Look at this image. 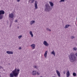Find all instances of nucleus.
<instances>
[{
    "instance_id": "nucleus-1",
    "label": "nucleus",
    "mask_w": 77,
    "mask_h": 77,
    "mask_svg": "<svg viewBox=\"0 0 77 77\" xmlns=\"http://www.w3.org/2000/svg\"><path fill=\"white\" fill-rule=\"evenodd\" d=\"M69 60L71 62H74L77 60V57L73 53H71L69 56Z\"/></svg>"
},
{
    "instance_id": "nucleus-2",
    "label": "nucleus",
    "mask_w": 77,
    "mask_h": 77,
    "mask_svg": "<svg viewBox=\"0 0 77 77\" xmlns=\"http://www.w3.org/2000/svg\"><path fill=\"white\" fill-rule=\"evenodd\" d=\"M51 11V8L50 5L48 3H47L45 5V12H48Z\"/></svg>"
},
{
    "instance_id": "nucleus-3",
    "label": "nucleus",
    "mask_w": 77,
    "mask_h": 77,
    "mask_svg": "<svg viewBox=\"0 0 77 77\" xmlns=\"http://www.w3.org/2000/svg\"><path fill=\"white\" fill-rule=\"evenodd\" d=\"M4 14H5V11L3 10L0 11V20H2Z\"/></svg>"
},
{
    "instance_id": "nucleus-4",
    "label": "nucleus",
    "mask_w": 77,
    "mask_h": 77,
    "mask_svg": "<svg viewBox=\"0 0 77 77\" xmlns=\"http://www.w3.org/2000/svg\"><path fill=\"white\" fill-rule=\"evenodd\" d=\"M36 45H35V44H32V45H31V47L32 48V49L33 50L35 49V47Z\"/></svg>"
},
{
    "instance_id": "nucleus-5",
    "label": "nucleus",
    "mask_w": 77,
    "mask_h": 77,
    "mask_svg": "<svg viewBox=\"0 0 77 77\" xmlns=\"http://www.w3.org/2000/svg\"><path fill=\"white\" fill-rule=\"evenodd\" d=\"M9 17L10 18H14V14L12 13L9 14Z\"/></svg>"
},
{
    "instance_id": "nucleus-6",
    "label": "nucleus",
    "mask_w": 77,
    "mask_h": 77,
    "mask_svg": "<svg viewBox=\"0 0 77 77\" xmlns=\"http://www.w3.org/2000/svg\"><path fill=\"white\" fill-rule=\"evenodd\" d=\"M56 72H57V74L59 77H60V72L58 71V70H56Z\"/></svg>"
},
{
    "instance_id": "nucleus-7",
    "label": "nucleus",
    "mask_w": 77,
    "mask_h": 77,
    "mask_svg": "<svg viewBox=\"0 0 77 77\" xmlns=\"http://www.w3.org/2000/svg\"><path fill=\"white\" fill-rule=\"evenodd\" d=\"M43 44L44 45H45L46 46H48V45H49V44L47 43V42L46 41H44Z\"/></svg>"
},
{
    "instance_id": "nucleus-8",
    "label": "nucleus",
    "mask_w": 77,
    "mask_h": 77,
    "mask_svg": "<svg viewBox=\"0 0 77 77\" xmlns=\"http://www.w3.org/2000/svg\"><path fill=\"white\" fill-rule=\"evenodd\" d=\"M36 70H34L32 73V75H35L36 74Z\"/></svg>"
},
{
    "instance_id": "nucleus-9",
    "label": "nucleus",
    "mask_w": 77,
    "mask_h": 77,
    "mask_svg": "<svg viewBox=\"0 0 77 77\" xmlns=\"http://www.w3.org/2000/svg\"><path fill=\"white\" fill-rule=\"evenodd\" d=\"M6 53L7 54H13V52L11 51H7Z\"/></svg>"
},
{
    "instance_id": "nucleus-10",
    "label": "nucleus",
    "mask_w": 77,
    "mask_h": 77,
    "mask_svg": "<svg viewBox=\"0 0 77 77\" xmlns=\"http://www.w3.org/2000/svg\"><path fill=\"white\" fill-rule=\"evenodd\" d=\"M49 3L51 7H53V6H54V4L53 3L51 2H49Z\"/></svg>"
},
{
    "instance_id": "nucleus-11",
    "label": "nucleus",
    "mask_w": 77,
    "mask_h": 77,
    "mask_svg": "<svg viewBox=\"0 0 77 77\" xmlns=\"http://www.w3.org/2000/svg\"><path fill=\"white\" fill-rule=\"evenodd\" d=\"M67 77H69V75H70V74L69 73V71H68L66 73Z\"/></svg>"
},
{
    "instance_id": "nucleus-12",
    "label": "nucleus",
    "mask_w": 77,
    "mask_h": 77,
    "mask_svg": "<svg viewBox=\"0 0 77 77\" xmlns=\"http://www.w3.org/2000/svg\"><path fill=\"white\" fill-rule=\"evenodd\" d=\"M47 53H48L47 51H46L45 52V54L44 55V56H45V57H46L47 56Z\"/></svg>"
},
{
    "instance_id": "nucleus-13",
    "label": "nucleus",
    "mask_w": 77,
    "mask_h": 77,
    "mask_svg": "<svg viewBox=\"0 0 77 77\" xmlns=\"http://www.w3.org/2000/svg\"><path fill=\"white\" fill-rule=\"evenodd\" d=\"M35 21L34 20L31 21L30 22L31 25H32V24H34V23H35Z\"/></svg>"
},
{
    "instance_id": "nucleus-14",
    "label": "nucleus",
    "mask_w": 77,
    "mask_h": 77,
    "mask_svg": "<svg viewBox=\"0 0 77 77\" xmlns=\"http://www.w3.org/2000/svg\"><path fill=\"white\" fill-rule=\"evenodd\" d=\"M29 33L31 35V37H33V33L32 32L30 31L29 32Z\"/></svg>"
},
{
    "instance_id": "nucleus-15",
    "label": "nucleus",
    "mask_w": 77,
    "mask_h": 77,
    "mask_svg": "<svg viewBox=\"0 0 77 77\" xmlns=\"http://www.w3.org/2000/svg\"><path fill=\"white\" fill-rule=\"evenodd\" d=\"M69 26V25H66L65 26V29H67Z\"/></svg>"
},
{
    "instance_id": "nucleus-16",
    "label": "nucleus",
    "mask_w": 77,
    "mask_h": 77,
    "mask_svg": "<svg viewBox=\"0 0 77 77\" xmlns=\"http://www.w3.org/2000/svg\"><path fill=\"white\" fill-rule=\"evenodd\" d=\"M35 9H38V5L37 4H35Z\"/></svg>"
},
{
    "instance_id": "nucleus-17",
    "label": "nucleus",
    "mask_w": 77,
    "mask_h": 77,
    "mask_svg": "<svg viewBox=\"0 0 77 77\" xmlns=\"http://www.w3.org/2000/svg\"><path fill=\"white\" fill-rule=\"evenodd\" d=\"M52 54H53L54 56H55V52L54 51H53L51 52Z\"/></svg>"
},
{
    "instance_id": "nucleus-18",
    "label": "nucleus",
    "mask_w": 77,
    "mask_h": 77,
    "mask_svg": "<svg viewBox=\"0 0 77 77\" xmlns=\"http://www.w3.org/2000/svg\"><path fill=\"white\" fill-rule=\"evenodd\" d=\"M46 30L47 31H49L50 32H51V30L50 29H49L48 28H46Z\"/></svg>"
},
{
    "instance_id": "nucleus-19",
    "label": "nucleus",
    "mask_w": 77,
    "mask_h": 77,
    "mask_svg": "<svg viewBox=\"0 0 77 77\" xmlns=\"http://www.w3.org/2000/svg\"><path fill=\"white\" fill-rule=\"evenodd\" d=\"M73 76H74L75 77V76H76V73H75V72H73Z\"/></svg>"
},
{
    "instance_id": "nucleus-20",
    "label": "nucleus",
    "mask_w": 77,
    "mask_h": 77,
    "mask_svg": "<svg viewBox=\"0 0 77 77\" xmlns=\"http://www.w3.org/2000/svg\"><path fill=\"white\" fill-rule=\"evenodd\" d=\"M65 2V0H60L59 2L61 3V2Z\"/></svg>"
},
{
    "instance_id": "nucleus-21",
    "label": "nucleus",
    "mask_w": 77,
    "mask_h": 77,
    "mask_svg": "<svg viewBox=\"0 0 77 77\" xmlns=\"http://www.w3.org/2000/svg\"><path fill=\"white\" fill-rule=\"evenodd\" d=\"M71 39H74V38H75V37H74V36H72L71 37Z\"/></svg>"
},
{
    "instance_id": "nucleus-22",
    "label": "nucleus",
    "mask_w": 77,
    "mask_h": 77,
    "mask_svg": "<svg viewBox=\"0 0 77 77\" xmlns=\"http://www.w3.org/2000/svg\"><path fill=\"white\" fill-rule=\"evenodd\" d=\"M73 50H74V51H76V50H77V48H73Z\"/></svg>"
},
{
    "instance_id": "nucleus-23",
    "label": "nucleus",
    "mask_w": 77,
    "mask_h": 77,
    "mask_svg": "<svg viewBox=\"0 0 77 77\" xmlns=\"http://www.w3.org/2000/svg\"><path fill=\"white\" fill-rule=\"evenodd\" d=\"M33 67L35 68V69H37V66H35V65H34V66H33Z\"/></svg>"
},
{
    "instance_id": "nucleus-24",
    "label": "nucleus",
    "mask_w": 77,
    "mask_h": 77,
    "mask_svg": "<svg viewBox=\"0 0 77 77\" xmlns=\"http://www.w3.org/2000/svg\"><path fill=\"white\" fill-rule=\"evenodd\" d=\"M21 37H22V35H19V36L18 38L19 39H20V38H21Z\"/></svg>"
},
{
    "instance_id": "nucleus-25",
    "label": "nucleus",
    "mask_w": 77,
    "mask_h": 77,
    "mask_svg": "<svg viewBox=\"0 0 77 77\" xmlns=\"http://www.w3.org/2000/svg\"><path fill=\"white\" fill-rule=\"evenodd\" d=\"M35 0H32L31 1V3H33V2H35Z\"/></svg>"
},
{
    "instance_id": "nucleus-26",
    "label": "nucleus",
    "mask_w": 77,
    "mask_h": 77,
    "mask_svg": "<svg viewBox=\"0 0 77 77\" xmlns=\"http://www.w3.org/2000/svg\"><path fill=\"white\" fill-rule=\"evenodd\" d=\"M3 69V67L2 66H0V69Z\"/></svg>"
},
{
    "instance_id": "nucleus-27",
    "label": "nucleus",
    "mask_w": 77,
    "mask_h": 77,
    "mask_svg": "<svg viewBox=\"0 0 77 77\" xmlns=\"http://www.w3.org/2000/svg\"><path fill=\"white\" fill-rule=\"evenodd\" d=\"M37 4V1H35V5Z\"/></svg>"
},
{
    "instance_id": "nucleus-28",
    "label": "nucleus",
    "mask_w": 77,
    "mask_h": 77,
    "mask_svg": "<svg viewBox=\"0 0 77 77\" xmlns=\"http://www.w3.org/2000/svg\"><path fill=\"white\" fill-rule=\"evenodd\" d=\"M37 75H39V73L38 72H36Z\"/></svg>"
},
{
    "instance_id": "nucleus-29",
    "label": "nucleus",
    "mask_w": 77,
    "mask_h": 77,
    "mask_svg": "<svg viewBox=\"0 0 77 77\" xmlns=\"http://www.w3.org/2000/svg\"><path fill=\"white\" fill-rule=\"evenodd\" d=\"M21 47H20L19 48H18L19 50H21Z\"/></svg>"
},
{
    "instance_id": "nucleus-30",
    "label": "nucleus",
    "mask_w": 77,
    "mask_h": 77,
    "mask_svg": "<svg viewBox=\"0 0 77 77\" xmlns=\"http://www.w3.org/2000/svg\"><path fill=\"white\" fill-rule=\"evenodd\" d=\"M15 23L17 22V20H15Z\"/></svg>"
},
{
    "instance_id": "nucleus-31",
    "label": "nucleus",
    "mask_w": 77,
    "mask_h": 77,
    "mask_svg": "<svg viewBox=\"0 0 77 77\" xmlns=\"http://www.w3.org/2000/svg\"><path fill=\"white\" fill-rule=\"evenodd\" d=\"M17 1L18 2H19L20 1V0H17Z\"/></svg>"
},
{
    "instance_id": "nucleus-32",
    "label": "nucleus",
    "mask_w": 77,
    "mask_h": 77,
    "mask_svg": "<svg viewBox=\"0 0 77 77\" xmlns=\"http://www.w3.org/2000/svg\"><path fill=\"white\" fill-rule=\"evenodd\" d=\"M75 55L77 57V53H76L75 54Z\"/></svg>"
},
{
    "instance_id": "nucleus-33",
    "label": "nucleus",
    "mask_w": 77,
    "mask_h": 77,
    "mask_svg": "<svg viewBox=\"0 0 77 77\" xmlns=\"http://www.w3.org/2000/svg\"><path fill=\"white\" fill-rule=\"evenodd\" d=\"M30 1H31L29 0L28 2H29V3H30Z\"/></svg>"
},
{
    "instance_id": "nucleus-34",
    "label": "nucleus",
    "mask_w": 77,
    "mask_h": 77,
    "mask_svg": "<svg viewBox=\"0 0 77 77\" xmlns=\"http://www.w3.org/2000/svg\"><path fill=\"white\" fill-rule=\"evenodd\" d=\"M64 74H65V72H64Z\"/></svg>"
},
{
    "instance_id": "nucleus-35",
    "label": "nucleus",
    "mask_w": 77,
    "mask_h": 77,
    "mask_svg": "<svg viewBox=\"0 0 77 77\" xmlns=\"http://www.w3.org/2000/svg\"><path fill=\"white\" fill-rule=\"evenodd\" d=\"M40 77H42V76H41Z\"/></svg>"
},
{
    "instance_id": "nucleus-36",
    "label": "nucleus",
    "mask_w": 77,
    "mask_h": 77,
    "mask_svg": "<svg viewBox=\"0 0 77 77\" xmlns=\"http://www.w3.org/2000/svg\"><path fill=\"white\" fill-rule=\"evenodd\" d=\"M30 0V1H31V0Z\"/></svg>"
},
{
    "instance_id": "nucleus-37",
    "label": "nucleus",
    "mask_w": 77,
    "mask_h": 77,
    "mask_svg": "<svg viewBox=\"0 0 77 77\" xmlns=\"http://www.w3.org/2000/svg\"><path fill=\"white\" fill-rule=\"evenodd\" d=\"M9 65H10V63H9Z\"/></svg>"
},
{
    "instance_id": "nucleus-38",
    "label": "nucleus",
    "mask_w": 77,
    "mask_h": 77,
    "mask_svg": "<svg viewBox=\"0 0 77 77\" xmlns=\"http://www.w3.org/2000/svg\"><path fill=\"white\" fill-rule=\"evenodd\" d=\"M1 76L0 75V77H1Z\"/></svg>"
}]
</instances>
